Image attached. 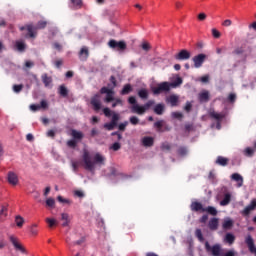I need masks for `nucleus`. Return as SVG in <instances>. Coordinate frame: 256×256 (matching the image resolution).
I'll use <instances>...</instances> for the list:
<instances>
[{
	"instance_id": "nucleus-7",
	"label": "nucleus",
	"mask_w": 256,
	"mask_h": 256,
	"mask_svg": "<svg viewBox=\"0 0 256 256\" xmlns=\"http://www.w3.org/2000/svg\"><path fill=\"white\" fill-rule=\"evenodd\" d=\"M100 93L101 95H106L104 99L105 103H111V101H115V92L113 91V89H109L104 86L100 89Z\"/></svg>"
},
{
	"instance_id": "nucleus-55",
	"label": "nucleus",
	"mask_w": 256,
	"mask_h": 256,
	"mask_svg": "<svg viewBox=\"0 0 256 256\" xmlns=\"http://www.w3.org/2000/svg\"><path fill=\"white\" fill-rule=\"evenodd\" d=\"M114 103H112V107L113 109H115V107H117V105H123V100H121L120 98H114Z\"/></svg>"
},
{
	"instance_id": "nucleus-61",
	"label": "nucleus",
	"mask_w": 256,
	"mask_h": 256,
	"mask_svg": "<svg viewBox=\"0 0 256 256\" xmlns=\"http://www.w3.org/2000/svg\"><path fill=\"white\" fill-rule=\"evenodd\" d=\"M193 108V104H191V102H186V105L184 107V110L189 113L191 112V109Z\"/></svg>"
},
{
	"instance_id": "nucleus-50",
	"label": "nucleus",
	"mask_w": 256,
	"mask_h": 256,
	"mask_svg": "<svg viewBox=\"0 0 256 256\" xmlns=\"http://www.w3.org/2000/svg\"><path fill=\"white\" fill-rule=\"evenodd\" d=\"M110 149H112V151H119V149H121V144L119 142H115L110 146Z\"/></svg>"
},
{
	"instance_id": "nucleus-14",
	"label": "nucleus",
	"mask_w": 256,
	"mask_h": 256,
	"mask_svg": "<svg viewBox=\"0 0 256 256\" xmlns=\"http://www.w3.org/2000/svg\"><path fill=\"white\" fill-rule=\"evenodd\" d=\"M190 209L191 211H194L196 213H199V211L201 213H205V208L203 207V204H201V202H192L190 205Z\"/></svg>"
},
{
	"instance_id": "nucleus-59",
	"label": "nucleus",
	"mask_w": 256,
	"mask_h": 256,
	"mask_svg": "<svg viewBox=\"0 0 256 256\" xmlns=\"http://www.w3.org/2000/svg\"><path fill=\"white\" fill-rule=\"evenodd\" d=\"M212 35L215 39H219V37H221V32H219V30L217 29H212Z\"/></svg>"
},
{
	"instance_id": "nucleus-16",
	"label": "nucleus",
	"mask_w": 256,
	"mask_h": 256,
	"mask_svg": "<svg viewBox=\"0 0 256 256\" xmlns=\"http://www.w3.org/2000/svg\"><path fill=\"white\" fill-rule=\"evenodd\" d=\"M79 57L82 61H87V59H89V48L85 46L82 47L79 52Z\"/></svg>"
},
{
	"instance_id": "nucleus-30",
	"label": "nucleus",
	"mask_w": 256,
	"mask_h": 256,
	"mask_svg": "<svg viewBox=\"0 0 256 256\" xmlns=\"http://www.w3.org/2000/svg\"><path fill=\"white\" fill-rule=\"evenodd\" d=\"M225 243H228V245H233L235 243V235L231 233H227L224 238Z\"/></svg>"
},
{
	"instance_id": "nucleus-63",
	"label": "nucleus",
	"mask_w": 256,
	"mask_h": 256,
	"mask_svg": "<svg viewBox=\"0 0 256 256\" xmlns=\"http://www.w3.org/2000/svg\"><path fill=\"white\" fill-rule=\"evenodd\" d=\"M103 113H104L105 117H111V109L104 108Z\"/></svg>"
},
{
	"instance_id": "nucleus-1",
	"label": "nucleus",
	"mask_w": 256,
	"mask_h": 256,
	"mask_svg": "<svg viewBox=\"0 0 256 256\" xmlns=\"http://www.w3.org/2000/svg\"><path fill=\"white\" fill-rule=\"evenodd\" d=\"M84 169L86 171H95V165H105V157L100 153L94 155L93 161L88 151H84L83 156Z\"/></svg>"
},
{
	"instance_id": "nucleus-23",
	"label": "nucleus",
	"mask_w": 256,
	"mask_h": 256,
	"mask_svg": "<svg viewBox=\"0 0 256 256\" xmlns=\"http://www.w3.org/2000/svg\"><path fill=\"white\" fill-rule=\"evenodd\" d=\"M41 79H42V83H44L45 87H49V85H51V83H53V78H51L47 74H43L41 76Z\"/></svg>"
},
{
	"instance_id": "nucleus-6",
	"label": "nucleus",
	"mask_w": 256,
	"mask_h": 256,
	"mask_svg": "<svg viewBox=\"0 0 256 256\" xmlns=\"http://www.w3.org/2000/svg\"><path fill=\"white\" fill-rule=\"evenodd\" d=\"M205 249L207 253H211L213 256H221V244H215L211 246L209 242H205Z\"/></svg>"
},
{
	"instance_id": "nucleus-13",
	"label": "nucleus",
	"mask_w": 256,
	"mask_h": 256,
	"mask_svg": "<svg viewBox=\"0 0 256 256\" xmlns=\"http://www.w3.org/2000/svg\"><path fill=\"white\" fill-rule=\"evenodd\" d=\"M7 181L9 185L15 187L19 183V177L15 174V172H8Z\"/></svg>"
},
{
	"instance_id": "nucleus-33",
	"label": "nucleus",
	"mask_w": 256,
	"mask_h": 256,
	"mask_svg": "<svg viewBox=\"0 0 256 256\" xmlns=\"http://www.w3.org/2000/svg\"><path fill=\"white\" fill-rule=\"evenodd\" d=\"M15 223L17 227L21 228L25 224V219L21 215L15 217Z\"/></svg>"
},
{
	"instance_id": "nucleus-18",
	"label": "nucleus",
	"mask_w": 256,
	"mask_h": 256,
	"mask_svg": "<svg viewBox=\"0 0 256 256\" xmlns=\"http://www.w3.org/2000/svg\"><path fill=\"white\" fill-rule=\"evenodd\" d=\"M166 101L167 103H170L171 107H177V103H179V96L175 94L170 95Z\"/></svg>"
},
{
	"instance_id": "nucleus-51",
	"label": "nucleus",
	"mask_w": 256,
	"mask_h": 256,
	"mask_svg": "<svg viewBox=\"0 0 256 256\" xmlns=\"http://www.w3.org/2000/svg\"><path fill=\"white\" fill-rule=\"evenodd\" d=\"M46 206H47V207H55V199H53V198H48V199L46 200Z\"/></svg>"
},
{
	"instance_id": "nucleus-15",
	"label": "nucleus",
	"mask_w": 256,
	"mask_h": 256,
	"mask_svg": "<svg viewBox=\"0 0 256 256\" xmlns=\"http://www.w3.org/2000/svg\"><path fill=\"white\" fill-rule=\"evenodd\" d=\"M155 143V139L151 136H145L142 138V145L143 147H153Z\"/></svg>"
},
{
	"instance_id": "nucleus-43",
	"label": "nucleus",
	"mask_w": 256,
	"mask_h": 256,
	"mask_svg": "<svg viewBox=\"0 0 256 256\" xmlns=\"http://www.w3.org/2000/svg\"><path fill=\"white\" fill-rule=\"evenodd\" d=\"M183 84V79L181 77H178L175 82L170 83V87H179V85Z\"/></svg>"
},
{
	"instance_id": "nucleus-9",
	"label": "nucleus",
	"mask_w": 256,
	"mask_h": 256,
	"mask_svg": "<svg viewBox=\"0 0 256 256\" xmlns=\"http://www.w3.org/2000/svg\"><path fill=\"white\" fill-rule=\"evenodd\" d=\"M90 104L92 105L94 111H101V94H95L91 98Z\"/></svg>"
},
{
	"instance_id": "nucleus-27",
	"label": "nucleus",
	"mask_w": 256,
	"mask_h": 256,
	"mask_svg": "<svg viewBox=\"0 0 256 256\" xmlns=\"http://www.w3.org/2000/svg\"><path fill=\"white\" fill-rule=\"evenodd\" d=\"M164 112H165V104H157L154 107V113H156V115H163Z\"/></svg>"
},
{
	"instance_id": "nucleus-53",
	"label": "nucleus",
	"mask_w": 256,
	"mask_h": 256,
	"mask_svg": "<svg viewBox=\"0 0 256 256\" xmlns=\"http://www.w3.org/2000/svg\"><path fill=\"white\" fill-rule=\"evenodd\" d=\"M2 216L7 217V207H5V206H2V208L0 210V221L2 219Z\"/></svg>"
},
{
	"instance_id": "nucleus-56",
	"label": "nucleus",
	"mask_w": 256,
	"mask_h": 256,
	"mask_svg": "<svg viewBox=\"0 0 256 256\" xmlns=\"http://www.w3.org/2000/svg\"><path fill=\"white\" fill-rule=\"evenodd\" d=\"M67 146L71 147L72 149H75V147H77V141H75V140H68L67 141Z\"/></svg>"
},
{
	"instance_id": "nucleus-42",
	"label": "nucleus",
	"mask_w": 256,
	"mask_h": 256,
	"mask_svg": "<svg viewBox=\"0 0 256 256\" xmlns=\"http://www.w3.org/2000/svg\"><path fill=\"white\" fill-rule=\"evenodd\" d=\"M115 127H117V125L114 124L113 122L104 124V129H107V131H113V129H115Z\"/></svg>"
},
{
	"instance_id": "nucleus-22",
	"label": "nucleus",
	"mask_w": 256,
	"mask_h": 256,
	"mask_svg": "<svg viewBox=\"0 0 256 256\" xmlns=\"http://www.w3.org/2000/svg\"><path fill=\"white\" fill-rule=\"evenodd\" d=\"M231 178L233 181H237L238 187H243V176H241L239 173L232 174Z\"/></svg>"
},
{
	"instance_id": "nucleus-35",
	"label": "nucleus",
	"mask_w": 256,
	"mask_h": 256,
	"mask_svg": "<svg viewBox=\"0 0 256 256\" xmlns=\"http://www.w3.org/2000/svg\"><path fill=\"white\" fill-rule=\"evenodd\" d=\"M71 135H72L73 139H78L79 141H81V139H83V132H80L77 130H72Z\"/></svg>"
},
{
	"instance_id": "nucleus-54",
	"label": "nucleus",
	"mask_w": 256,
	"mask_h": 256,
	"mask_svg": "<svg viewBox=\"0 0 256 256\" xmlns=\"http://www.w3.org/2000/svg\"><path fill=\"white\" fill-rule=\"evenodd\" d=\"M236 100H237V95H236L235 93L229 94V96H228V101H229L230 103H235Z\"/></svg>"
},
{
	"instance_id": "nucleus-31",
	"label": "nucleus",
	"mask_w": 256,
	"mask_h": 256,
	"mask_svg": "<svg viewBox=\"0 0 256 256\" xmlns=\"http://www.w3.org/2000/svg\"><path fill=\"white\" fill-rule=\"evenodd\" d=\"M15 47L17 51H20L21 53L27 49V45L23 41H16Z\"/></svg>"
},
{
	"instance_id": "nucleus-36",
	"label": "nucleus",
	"mask_w": 256,
	"mask_h": 256,
	"mask_svg": "<svg viewBox=\"0 0 256 256\" xmlns=\"http://www.w3.org/2000/svg\"><path fill=\"white\" fill-rule=\"evenodd\" d=\"M244 155H246V157H253V155H255V150L251 147H247L244 150Z\"/></svg>"
},
{
	"instance_id": "nucleus-10",
	"label": "nucleus",
	"mask_w": 256,
	"mask_h": 256,
	"mask_svg": "<svg viewBox=\"0 0 256 256\" xmlns=\"http://www.w3.org/2000/svg\"><path fill=\"white\" fill-rule=\"evenodd\" d=\"M175 59L177 61H188V59H191V52L182 49L178 54L175 55Z\"/></svg>"
},
{
	"instance_id": "nucleus-62",
	"label": "nucleus",
	"mask_w": 256,
	"mask_h": 256,
	"mask_svg": "<svg viewBox=\"0 0 256 256\" xmlns=\"http://www.w3.org/2000/svg\"><path fill=\"white\" fill-rule=\"evenodd\" d=\"M72 168L73 171L77 172V170L79 169V161H72Z\"/></svg>"
},
{
	"instance_id": "nucleus-24",
	"label": "nucleus",
	"mask_w": 256,
	"mask_h": 256,
	"mask_svg": "<svg viewBox=\"0 0 256 256\" xmlns=\"http://www.w3.org/2000/svg\"><path fill=\"white\" fill-rule=\"evenodd\" d=\"M231 203V193H226L223 200L220 202L222 207H227Z\"/></svg>"
},
{
	"instance_id": "nucleus-11",
	"label": "nucleus",
	"mask_w": 256,
	"mask_h": 256,
	"mask_svg": "<svg viewBox=\"0 0 256 256\" xmlns=\"http://www.w3.org/2000/svg\"><path fill=\"white\" fill-rule=\"evenodd\" d=\"M9 241L17 251H21V253L26 252L25 248L19 243V239L14 235L9 236Z\"/></svg>"
},
{
	"instance_id": "nucleus-38",
	"label": "nucleus",
	"mask_w": 256,
	"mask_h": 256,
	"mask_svg": "<svg viewBox=\"0 0 256 256\" xmlns=\"http://www.w3.org/2000/svg\"><path fill=\"white\" fill-rule=\"evenodd\" d=\"M12 89L14 93H21L23 91V84H15Z\"/></svg>"
},
{
	"instance_id": "nucleus-17",
	"label": "nucleus",
	"mask_w": 256,
	"mask_h": 256,
	"mask_svg": "<svg viewBox=\"0 0 256 256\" xmlns=\"http://www.w3.org/2000/svg\"><path fill=\"white\" fill-rule=\"evenodd\" d=\"M208 227L211 231H217V229L219 227V219H217V218L210 219V221L208 223Z\"/></svg>"
},
{
	"instance_id": "nucleus-34",
	"label": "nucleus",
	"mask_w": 256,
	"mask_h": 256,
	"mask_svg": "<svg viewBox=\"0 0 256 256\" xmlns=\"http://www.w3.org/2000/svg\"><path fill=\"white\" fill-rule=\"evenodd\" d=\"M204 213H209V215H213L215 217V215H217V209L213 206H208L204 208Z\"/></svg>"
},
{
	"instance_id": "nucleus-40",
	"label": "nucleus",
	"mask_w": 256,
	"mask_h": 256,
	"mask_svg": "<svg viewBox=\"0 0 256 256\" xmlns=\"http://www.w3.org/2000/svg\"><path fill=\"white\" fill-rule=\"evenodd\" d=\"M161 151H171V144L164 142L160 146Z\"/></svg>"
},
{
	"instance_id": "nucleus-29",
	"label": "nucleus",
	"mask_w": 256,
	"mask_h": 256,
	"mask_svg": "<svg viewBox=\"0 0 256 256\" xmlns=\"http://www.w3.org/2000/svg\"><path fill=\"white\" fill-rule=\"evenodd\" d=\"M138 97H140V99H149V90L145 88L138 90Z\"/></svg>"
},
{
	"instance_id": "nucleus-45",
	"label": "nucleus",
	"mask_w": 256,
	"mask_h": 256,
	"mask_svg": "<svg viewBox=\"0 0 256 256\" xmlns=\"http://www.w3.org/2000/svg\"><path fill=\"white\" fill-rule=\"evenodd\" d=\"M120 116L118 113H113L112 114V119H111V123H114L117 125V123L119 122Z\"/></svg>"
},
{
	"instance_id": "nucleus-46",
	"label": "nucleus",
	"mask_w": 256,
	"mask_h": 256,
	"mask_svg": "<svg viewBox=\"0 0 256 256\" xmlns=\"http://www.w3.org/2000/svg\"><path fill=\"white\" fill-rule=\"evenodd\" d=\"M195 235H196L197 239H199L200 241L205 240V238H203V232L201 231V229H196Z\"/></svg>"
},
{
	"instance_id": "nucleus-48",
	"label": "nucleus",
	"mask_w": 256,
	"mask_h": 256,
	"mask_svg": "<svg viewBox=\"0 0 256 256\" xmlns=\"http://www.w3.org/2000/svg\"><path fill=\"white\" fill-rule=\"evenodd\" d=\"M131 125H139V118L137 116H132L129 118Z\"/></svg>"
},
{
	"instance_id": "nucleus-41",
	"label": "nucleus",
	"mask_w": 256,
	"mask_h": 256,
	"mask_svg": "<svg viewBox=\"0 0 256 256\" xmlns=\"http://www.w3.org/2000/svg\"><path fill=\"white\" fill-rule=\"evenodd\" d=\"M71 3L73 7L80 9V7L83 5V0H71Z\"/></svg>"
},
{
	"instance_id": "nucleus-37",
	"label": "nucleus",
	"mask_w": 256,
	"mask_h": 256,
	"mask_svg": "<svg viewBox=\"0 0 256 256\" xmlns=\"http://www.w3.org/2000/svg\"><path fill=\"white\" fill-rule=\"evenodd\" d=\"M46 223L50 228H53L57 225V221L55 220V218H46Z\"/></svg>"
},
{
	"instance_id": "nucleus-20",
	"label": "nucleus",
	"mask_w": 256,
	"mask_h": 256,
	"mask_svg": "<svg viewBox=\"0 0 256 256\" xmlns=\"http://www.w3.org/2000/svg\"><path fill=\"white\" fill-rule=\"evenodd\" d=\"M216 165H220V167H227V165H229V159L223 156H218L216 159Z\"/></svg>"
},
{
	"instance_id": "nucleus-19",
	"label": "nucleus",
	"mask_w": 256,
	"mask_h": 256,
	"mask_svg": "<svg viewBox=\"0 0 256 256\" xmlns=\"http://www.w3.org/2000/svg\"><path fill=\"white\" fill-rule=\"evenodd\" d=\"M200 103H207L209 101V91L204 90L198 95Z\"/></svg>"
},
{
	"instance_id": "nucleus-4",
	"label": "nucleus",
	"mask_w": 256,
	"mask_h": 256,
	"mask_svg": "<svg viewBox=\"0 0 256 256\" xmlns=\"http://www.w3.org/2000/svg\"><path fill=\"white\" fill-rule=\"evenodd\" d=\"M168 91H171V83L169 82H162L152 89L154 95H161V93H168Z\"/></svg>"
},
{
	"instance_id": "nucleus-64",
	"label": "nucleus",
	"mask_w": 256,
	"mask_h": 256,
	"mask_svg": "<svg viewBox=\"0 0 256 256\" xmlns=\"http://www.w3.org/2000/svg\"><path fill=\"white\" fill-rule=\"evenodd\" d=\"M142 49H143L144 51H149V50L151 49V46L149 45V43L144 42V43L142 44Z\"/></svg>"
},
{
	"instance_id": "nucleus-2",
	"label": "nucleus",
	"mask_w": 256,
	"mask_h": 256,
	"mask_svg": "<svg viewBox=\"0 0 256 256\" xmlns=\"http://www.w3.org/2000/svg\"><path fill=\"white\" fill-rule=\"evenodd\" d=\"M128 103L133 105L131 108L132 113H136V115H145L153 105H155V100H148L144 105L137 104V98L135 96H130L128 98Z\"/></svg>"
},
{
	"instance_id": "nucleus-39",
	"label": "nucleus",
	"mask_w": 256,
	"mask_h": 256,
	"mask_svg": "<svg viewBox=\"0 0 256 256\" xmlns=\"http://www.w3.org/2000/svg\"><path fill=\"white\" fill-rule=\"evenodd\" d=\"M223 229H231L233 227V220H226L222 225Z\"/></svg>"
},
{
	"instance_id": "nucleus-8",
	"label": "nucleus",
	"mask_w": 256,
	"mask_h": 256,
	"mask_svg": "<svg viewBox=\"0 0 256 256\" xmlns=\"http://www.w3.org/2000/svg\"><path fill=\"white\" fill-rule=\"evenodd\" d=\"M205 59H207V55L198 54L192 58L195 69H199L203 67V63H205Z\"/></svg>"
},
{
	"instance_id": "nucleus-21",
	"label": "nucleus",
	"mask_w": 256,
	"mask_h": 256,
	"mask_svg": "<svg viewBox=\"0 0 256 256\" xmlns=\"http://www.w3.org/2000/svg\"><path fill=\"white\" fill-rule=\"evenodd\" d=\"M210 117L212 119H215L218 123H221V121H223V119L225 118V115L212 111L210 112Z\"/></svg>"
},
{
	"instance_id": "nucleus-28",
	"label": "nucleus",
	"mask_w": 256,
	"mask_h": 256,
	"mask_svg": "<svg viewBox=\"0 0 256 256\" xmlns=\"http://www.w3.org/2000/svg\"><path fill=\"white\" fill-rule=\"evenodd\" d=\"M61 221H64L62 223V227H69V223H71V220H69V214L62 213L61 214Z\"/></svg>"
},
{
	"instance_id": "nucleus-25",
	"label": "nucleus",
	"mask_w": 256,
	"mask_h": 256,
	"mask_svg": "<svg viewBox=\"0 0 256 256\" xmlns=\"http://www.w3.org/2000/svg\"><path fill=\"white\" fill-rule=\"evenodd\" d=\"M58 93L61 97H68L69 96V90L65 85H60L58 88Z\"/></svg>"
},
{
	"instance_id": "nucleus-12",
	"label": "nucleus",
	"mask_w": 256,
	"mask_h": 256,
	"mask_svg": "<svg viewBox=\"0 0 256 256\" xmlns=\"http://www.w3.org/2000/svg\"><path fill=\"white\" fill-rule=\"evenodd\" d=\"M255 209H256V199H253L251 203L244 208V210L242 211V215L247 217L251 214V211H255Z\"/></svg>"
},
{
	"instance_id": "nucleus-58",
	"label": "nucleus",
	"mask_w": 256,
	"mask_h": 256,
	"mask_svg": "<svg viewBox=\"0 0 256 256\" xmlns=\"http://www.w3.org/2000/svg\"><path fill=\"white\" fill-rule=\"evenodd\" d=\"M173 119H183V114L181 112H172Z\"/></svg>"
},
{
	"instance_id": "nucleus-26",
	"label": "nucleus",
	"mask_w": 256,
	"mask_h": 256,
	"mask_svg": "<svg viewBox=\"0 0 256 256\" xmlns=\"http://www.w3.org/2000/svg\"><path fill=\"white\" fill-rule=\"evenodd\" d=\"M131 92H133V86H131V84H126L122 88L120 95H129Z\"/></svg>"
},
{
	"instance_id": "nucleus-57",
	"label": "nucleus",
	"mask_w": 256,
	"mask_h": 256,
	"mask_svg": "<svg viewBox=\"0 0 256 256\" xmlns=\"http://www.w3.org/2000/svg\"><path fill=\"white\" fill-rule=\"evenodd\" d=\"M74 195L75 197H79L80 199H83V197H85V193L81 190L74 191Z\"/></svg>"
},
{
	"instance_id": "nucleus-52",
	"label": "nucleus",
	"mask_w": 256,
	"mask_h": 256,
	"mask_svg": "<svg viewBox=\"0 0 256 256\" xmlns=\"http://www.w3.org/2000/svg\"><path fill=\"white\" fill-rule=\"evenodd\" d=\"M128 125H129L128 121L120 123L119 126H118L119 131H125V129L127 128Z\"/></svg>"
},
{
	"instance_id": "nucleus-5",
	"label": "nucleus",
	"mask_w": 256,
	"mask_h": 256,
	"mask_svg": "<svg viewBox=\"0 0 256 256\" xmlns=\"http://www.w3.org/2000/svg\"><path fill=\"white\" fill-rule=\"evenodd\" d=\"M27 30V34L25 35L26 39H35L37 37V28L33 26V24H27L26 26H21L20 31Z\"/></svg>"
},
{
	"instance_id": "nucleus-3",
	"label": "nucleus",
	"mask_w": 256,
	"mask_h": 256,
	"mask_svg": "<svg viewBox=\"0 0 256 256\" xmlns=\"http://www.w3.org/2000/svg\"><path fill=\"white\" fill-rule=\"evenodd\" d=\"M108 47H110V49H114L115 51H125V49H127V43L123 40L117 41L115 39H111L108 42Z\"/></svg>"
},
{
	"instance_id": "nucleus-47",
	"label": "nucleus",
	"mask_w": 256,
	"mask_h": 256,
	"mask_svg": "<svg viewBox=\"0 0 256 256\" xmlns=\"http://www.w3.org/2000/svg\"><path fill=\"white\" fill-rule=\"evenodd\" d=\"M47 27V21H39L36 26L37 29H45Z\"/></svg>"
},
{
	"instance_id": "nucleus-32",
	"label": "nucleus",
	"mask_w": 256,
	"mask_h": 256,
	"mask_svg": "<svg viewBox=\"0 0 256 256\" xmlns=\"http://www.w3.org/2000/svg\"><path fill=\"white\" fill-rule=\"evenodd\" d=\"M187 153H189V150L187 149V147L185 146H180L178 149H177V154L180 156V157H185L187 155Z\"/></svg>"
},
{
	"instance_id": "nucleus-60",
	"label": "nucleus",
	"mask_w": 256,
	"mask_h": 256,
	"mask_svg": "<svg viewBox=\"0 0 256 256\" xmlns=\"http://www.w3.org/2000/svg\"><path fill=\"white\" fill-rule=\"evenodd\" d=\"M232 25H233V21H231L230 19H226L222 22L223 27H231Z\"/></svg>"
},
{
	"instance_id": "nucleus-44",
	"label": "nucleus",
	"mask_w": 256,
	"mask_h": 256,
	"mask_svg": "<svg viewBox=\"0 0 256 256\" xmlns=\"http://www.w3.org/2000/svg\"><path fill=\"white\" fill-rule=\"evenodd\" d=\"M85 243V237H81L79 240L69 244L70 247H75V245H83Z\"/></svg>"
},
{
	"instance_id": "nucleus-49",
	"label": "nucleus",
	"mask_w": 256,
	"mask_h": 256,
	"mask_svg": "<svg viewBox=\"0 0 256 256\" xmlns=\"http://www.w3.org/2000/svg\"><path fill=\"white\" fill-rule=\"evenodd\" d=\"M57 199H58L59 203H66L68 205H71V203H72L71 200L65 199V198H63V196H58Z\"/></svg>"
}]
</instances>
